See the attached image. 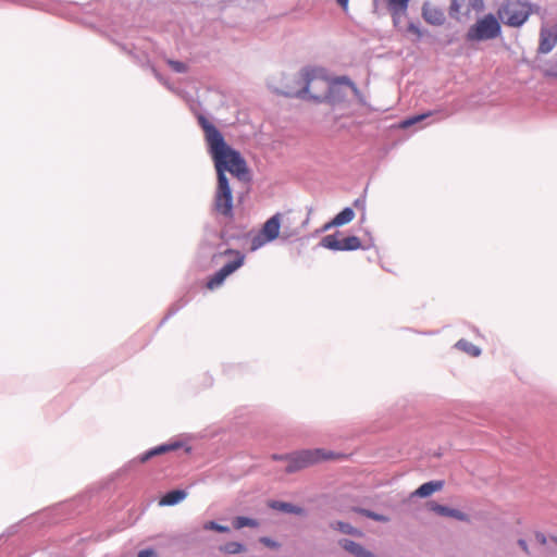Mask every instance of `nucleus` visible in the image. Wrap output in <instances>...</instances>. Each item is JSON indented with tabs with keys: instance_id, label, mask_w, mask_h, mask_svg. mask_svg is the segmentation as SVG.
<instances>
[{
	"instance_id": "obj_10",
	"label": "nucleus",
	"mask_w": 557,
	"mask_h": 557,
	"mask_svg": "<svg viewBox=\"0 0 557 557\" xmlns=\"http://www.w3.org/2000/svg\"><path fill=\"white\" fill-rule=\"evenodd\" d=\"M321 245L331 250L350 251L362 248L361 240L358 236H348L338 239L336 234L326 235L322 238Z\"/></svg>"
},
{
	"instance_id": "obj_4",
	"label": "nucleus",
	"mask_w": 557,
	"mask_h": 557,
	"mask_svg": "<svg viewBox=\"0 0 557 557\" xmlns=\"http://www.w3.org/2000/svg\"><path fill=\"white\" fill-rule=\"evenodd\" d=\"M502 24L497 13H486L468 28L466 39L471 42L494 40L502 35Z\"/></svg>"
},
{
	"instance_id": "obj_12",
	"label": "nucleus",
	"mask_w": 557,
	"mask_h": 557,
	"mask_svg": "<svg viewBox=\"0 0 557 557\" xmlns=\"http://www.w3.org/2000/svg\"><path fill=\"white\" fill-rule=\"evenodd\" d=\"M423 20L433 26H442L446 22L445 11L433 1H424L421 9Z\"/></svg>"
},
{
	"instance_id": "obj_14",
	"label": "nucleus",
	"mask_w": 557,
	"mask_h": 557,
	"mask_svg": "<svg viewBox=\"0 0 557 557\" xmlns=\"http://www.w3.org/2000/svg\"><path fill=\"white\" fill-rule=\"evenodd\" d=\"M426 507L429 510L435 512L436 515L438 516H442V517H449V518H454V519H457V520H460V521H468L469 520V517L467 513L458 510V509H454V508H449L447 506H444V505H440L435 502H429L426 503Z\"/></svg>"
},
{
	"instance_id": "obj_2",
	"label": "nucleus",
	"mask_w": 557,
	"mask_h": 557,
	"mask_svg": "<svg viewBox=\"0 0 557 557\" xmlns=\"http://www.w3.org/2000/svg\"><path fill=\"white\" fill-rule=\"evenodd\" d=\"M206 139L214 160L219 175H225V171L240 177L247 172L246 162L240 153L226 145L222 134L210 124L203 123Z\"/></svg>"
},
{
	"instance_id": "obj_8",
	"label": "nucleus",
	"mask_w": 557,
	"mask_h": 557,
	"mask_svg": "<svg viewBox=\"0 0 557 557\" xmlns=\"http://www.w3.org/2000/svg\"><path fill=\"white\" fill-rule=\"evenodd\" d=\"M214 209L218 213L233 216V194L225 175H219L218 187L214 195Z\"/></svg>"
},
{
	"instance_id": "obj_15",
	"label": "nucleus",
	"mask_w": 557,
	"mask_h": 557,
	"mask_svg": "<svg viewBox=\"0 0 557 557\" xmlns=\"http://www.w3.org/2000/svg\"><path fill=\"white\" fill-rule=\"evenodd\" d=\"M444 487L443 481H430L420 485L414 492H412L411 497H429L433 493L441 491Z\"/></svg>"
},
{
	"instance_id": "obj_13",
	"label": "nucleus",
	"mask_w": 557,
	"mask_h": 557,
	"mask_svg": "<svg viewBox=\"0 0 557 557\" xmlns=\"http://www.w3.org/2000/svg\"><path fill=\"white\" fill-rule=\"evenodd\" d=\"M557 45V23L545 25L540 30V42L537 52L546 54Z\"/></svg>"
},
{
	"instance_id": "obj_31",
	"label": "nucleus",
	"mask_w": 557,
	"mask_h": 557,
	"mask_svg": "<svg viewBox=\"0 0 557 557\" xmlns=\"http://www.w3.org/2000/svg\"><path fill=\"white\" fill-rule=\"evenodd\" d=\"M157 554L153 549H143L138 553L137 557H156Z\"/></svg>"
},
{
	"instance_id": "obj_22",
	"label": "nucleus",
	"mask_w": 557,
	"mask_h": 557,
	"mask_svg": "<svg viewBox=\"0 0 557 557\" xmlns=\"http://www.w3.org/2000/svg\"><path fill=\"white\" fill-rule=\"evenodd\" d=\"M220 550L225 554L234 555L245 552V546L238 542H228L222 545Z\"/></svg>"
},
{
	"instance_id": "obj_21",
	"label": "nucleus",
	"mask_w": 557,
	"mask_h": 557,
	"mask_svg": "<svg viewBox=\"0 0 557 557\" xmlns=\"http://www.w3.org/2000/svg\"><path fill=\"white\" fill-rule=\"evenodd\" d=\"M233 527L237 530L243 529L245 527L257 528L259 527V522L256 519L239 516L233 520Z\"/></svg>"
},
{
	"instance_id": "obj_34",
	"label": "nucleus",
	"mask_w": 557,
	"mask_h": 557,
	"mask_svg": "<svg viewBox=\"0 0 557 557\" xmlns=\"http://www.w3.org/2000/svg\"><path fill=\"white\" fill-rule=\"evenodd\" d=\"M553 541L555 542V544L557 545V536L553 537Z\"/></svg>"
},
{
	"instance_id": "obj_29",
	"label": "nucleus",
	"mask_w": 557,
	"mask_h": 557,
	"mask_svg": "<svg viewBox=\"0 0 557 557\" xmlns=\"http://www.w3.org/2000/svg\"><path fill=\"white\" fill-rule=\"evenodd\" d=\"M407 30L414 35L417 38H421L423 36V32L421 30V28L416 25L414 23H410L407 27Z\"/></svg>"
},
{
	"instance_id": "obj_7",
	"label": "nucleus",
	"mask_w": 557,
	"mask_h": 557,
	"mask_svg": "<svg viewBox=\"0 0 557 557\" xmlns=\"http://www.w3.org/2000/svg\"><path fill=\"white\" fill-rule=\"evenodd\" d=\"M484 10V0H450L448 14L458 23H467Z\"/></svg>"
},
{
	"instance_id": "obj_6",
	"label": "nucleus",
	"mask_w": 557,
	"mask_h": 557,
	"mask_svg": "<svg viewBox=\"0 0 557 557\" xmlns=\"http://www.w3.org/2000/svg\"><path fill=\"white\" fill-rule=\"evenodd\" d=\"M215 257L228 258V261L208 280L207 287L211 290L221 286L230 275L242 268L246 259L243 252L235 249H226Z\"/></svg>"
},
{
	"instance_id": "obj_33",
	"label": "nucleus",
	"mask_w": 557,
	"mask_h": 557,
	"mask_svg": "<svg viewBox=\"0 0 557 557\" xmlns=\"http://www.w3.org/2000/svg\"><path fill=\"white\" fill-rule=\"evenodd\" d=\"M338 5L344 10L347 11L348 9V1L349 0H336Z\"/></svg>"
},
{
	"instance_id": "obj_1",
	"label": "nucleus",
	"mask_w": 557,
	"mask_h": 557,
	"mask_svg": "<svg viewBox=\"0 0 557 557\" xmlns=\"http://www.w3.org/2000/svg\"><path fill=\"white\" fill-rule=\"evenodd\" d=\"M295 87L289 88L286 95L317 102H336L342 98V87L334 84L324 71L315 67H305L295 77Z\"/></svg>"
},
{
	"instance_id": "obj_11",
	"label": "nucleus",
	"mask_w": 557,
	"mask_h": 557,
	"mask_svg": "<svg viewBox=\"0 0 557 557\" xmlns=\"http://www.w3.org/2000/svg\"><path fill=\"white\" fill-rule=\"evenodd\" d=\"M308 222L302 220L300 214L293 212L281 213V227H283L282 237L288 239L299 234L301 227Z\"/></svg>"
},
{
	"instance_id": "obj_27",
	"label": "nucleus",
	"mask_w": 557,
	"mask_h": 557,
	"mask_svg": "<svg viewBox=\"0 0 557 557\" xmlns=\"http://www.w3.org/2000/svg\"><path fill=\"white\" fill-rule=\"evenodd\" d=\"M203 529L205 530H212V531H216V532H220V533H226L230 531V528L226 527V525H222V524H219L214 521H208L205 523L203 525Z\"/></svg>"
},
{
	"instance_id": "obj_5",
	"label": "nucleus",
	"mask_w": 557,
	"mask_h": 557,
	"mask_svg": "<svg viewBox=\"0 0 557 557\" xmlns=\"http://www.w3.org/2000/svg\"><path fill=\"white\" fill-rule=\"evenodd\" d=\"M337 457H339V455H335L331 451L319 448L306 449L284 457L273 456L274 459H285L288 461V465L285 469L288 473L297 472L322 460L335 459Z\"/></svg>"
},
{
	"instance_id": "obj_23",
	"label": "nucleus",
	"mask_w": 557,
	"mask_h": 557,
	"mask_svg": "<svg viewBox=\"0 0 557 557\" xmlns=\"http://www.w3.org/2000/svg\"><path fill=\"white\" fill-rule=\"evenodd\" d=\"M332 528L336 529V530H338V531H341L342 533H345V534H351V535H358V536L361 535V532L358 529L354 528L349 523H345V522H342V521H337L335 523H332Z\"/></svg>"
},
{
	"instance_id": "obj_24",
	"label": "nucleus",
	"mask_w": 557,
	"mask_h": 557,
	"mask_svg": "<svg viewBox=\"0 0 557 557\" xmlns=\"http://www.w3.org/2000/svg\"><path fill=\"white\" fill-rule=\"evenodd\" d=\"M457 347L463 351H466L467 354L473 356V357H478L480 354H481V350L479 347H476L475 345H473L472 343L468 342V341H465V339H460L458 343H457Z\"/></svg>"
},
{
	"instance_id": "obj_26",
	"label": "nucleus",
	"mask_w": 557,
	"mask_h": 557,
	"mask_svg": "<svg viewBox=\"0 0 557 557\" xmlns=\"http://www.w3.org/2000/svg\"><path fill=\"white\" fill-rule=\"evenodd\" d=\"M432 113L431 112H428V113H423V114H419V115H414V116H411L409 119H406L401 122L400 126L403 128H407L416 123H419L421 122L422 120L429 117Z\"/></svg>"
},
{
	"instance_id": "obj_19",
	"label": "nucleus",
	"mask_w": 557,
	"mask_h": 557,
	"mask_svg": "<svg viewBox=\"0 0 557 557\" xmlns=\"http://www.w3.org/2000/svg\"><path fill=\"white\" fill-rule=\"evenodd\" d=\"M387 8L395 18L396 16L406 14L410 0H384Z\"/></svg>"
},
{
	"instance_id": "obj_28",
	"label": "nucleus",
	"mask_w": 557,
	"mask_h": 557,
	"mask_svg": "<svg viewBox=\"0 0 557 557\" xmlns=\"http://www.w3.org/2000/svg\"><path fill=\"white\" fill-rule=\"evenodd\" d=\"M169 65L172 67L173 71H175L177 73H184L187 71L186 65L180 61L170 60Z\"/></svg>"
},
{
	"instance_id": "obj_9",
	"label": "nucleus",
	"mask_w": 557,
	"mask_h": 557,
	"mask_svg": "<svg viewBox=\"0 0 557 557\" xmlns=\"http://www.w3.org/2000/svg\"><path fill=\"white\" fill-rule=\"evenodd\" d=\"M281 213L271 216L262 226L259 234L251 239V250H257L267 243L276 239L280 236Z\"/></svg>"
},
{
	"instance_id": "obj_16",
	"label": "nucleus",
	"mask_w": 557,
	"mask_h": 557,
	"mask_svg": "<svg viewBox=\"0 0 557 557\" xmlns=\"http://www.w3.org/2000/svg\"><path fill=\"white\" fill-rule=\"evenodd\" d=\"M355 219V212L351 208H345L342 210L338 214H336L332 221L326 223L323 227L324 231L335 227V226H342L345 224H348Z\"/></svg>"
},
{
	"instance_id": "obj_30",
	"label": "nucleus",
	"mask_w": 557,
	"mask_h": 557,
	"mask_svg": "<svg viewBox=\"0 0 557 557\" xmlns=\"http://www.w3.org/2000/svg\"><path fill=\"white\" fill-rule=\"evenodd\" d=\"M260 542L270 548H277L280 544L270 537H261Z\"/></svg>"
},
{
	"instance_id": "obj_20",
	"label": "nucleus",
	"mask_w": 557,
	"mask_h": 557,
	"mask_svg": "<svg viewBox=\"0 0 557 557\" xmlns=\"http://www.w3.org/2000/svg\"><path fill=\"white\" fill-rule=\"evenodd\" d=\"M178 447H180V444L160 445V446L154 447V448L150 449L149 451L145 453L140 457V461L145 462V461L149 460L153 456L161 455V454H164V453H168V451H171V450H175Z\"/></svg>"
},
{
	"instance_id": "obj_18",
	"label": "nucleus",
	"mask_w": 557,
	"mask_h": 557,
	"mask_svg": "<svg viewBox=\"0 0 557 557\" xmlns=\"http://www.w3.org/2000/svg\"><path fill=\"white\" fill-rule=\"evenodd\" d=\"M187 497V493L183 490H174L166 493L160 500V506H173L184 500Z\"/></svg>"
},
{
	"instance_id": "obj_17",
	"label": "nucleus",
	"mask_w": 557,
	"mask_h": 557,
	"mask_svg": "<svg viewBox=\"0 0 557 557\" xmlns=\"http://www.w3.org/2000/svg\"><path fill=\"white\" fill-rule=\"evenodd\" d=\"M268 506L274 510H278L282 512L294 513V515H298V516H301L305 513L304 508L295 506L290 503L271 500V502H269Z\"/></svg>"
},
{
	"instance_id": "obj_32",
	"label": "nucleus",
	"mask_w": 557,
	"mask_h": 557,
	"mask_svg": "<svg viewBox=\"0 0 557 557\" xmlns=\"http://www.w3.org/2000/svg\"><path fill=\"white\" fill-rule=\"evenodd\" d=\"M518 544L522 548L523 552H525L527 554L529 553V547L524 540H519Z\"/></svg>"
},
{
	"instance_id": "obj_25",
	"label": "nucleus",
	"mask_w": 557,
	"mask_h": 557,
	"mask_svg": "<svg viewBox=\"0 0 557 557\" xmlns=\"http://www.w3.org/2000/svg\"><path fill=\"white\" fill-rule=\"evenodd\" d=\"M358 512L366 516L367 518H370V519H372L374 521H379V522H387L389 520L387 516L376 513L369 509H358Z\"/></svg>"
},
{
	"instance_id": "obj_3",
	"label": "nucleus",
	"mask_w": 557,
	"mask_h": 557,
	"mask_svg": "<svg viewBox=\"0 0 557 557\" xmlns=\"http://www.w3.org/2000/svg\"><path fill=\"white\" fill-rule=\"evenodd\" d=\"M537 11L539 7L529 0H503L496 13L504 25L519 28Z\"/></svg>"
}]
</instances>
